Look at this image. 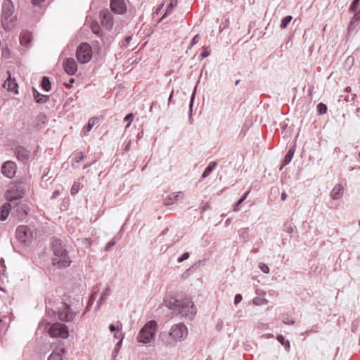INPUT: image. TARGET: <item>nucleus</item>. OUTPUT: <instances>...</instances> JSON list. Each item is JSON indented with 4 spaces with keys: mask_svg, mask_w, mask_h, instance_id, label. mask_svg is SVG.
I'll return each instance as SVG.
<instances>
[{
    "mask_svg": "<svg viewBox=\"0 0 360 360\" xmlns=\"http://www.w3.org/2000/svg\"><path fill=\"white\" fill-rule=\"evenodd\" d=\"M165 306L176 314L188 320H193L196 314V308L190 297L181 299L176 296H170L164 299Z\"/></svg>",
    "mask_w": 360,
    "mask_h": 360,
    "instance_id": "f257e3e1",
    "label": "nucleus"
},
{
    "mask_svg": "<svg viewBox=\"0 0 360 360\" xmlns=\"http://www.w3.org/2000/svg\"><path fill=\"white\" fill-rule=\"evenodd\" d=\"M50 241L53 251L52 264L58 269H66L70 266L72 259L66 243L56 237H51Z\"/></svg>",
    "mask_w": 360,
    "mask_h": 360,
    "instance_id": "f03ea898",
    "label": "nucleus"
},
{
    "mask_svg": "<svg viewBox=\"0 0 360 360\" xmlns=\"http://www.w3.org/2000/svg\"><path fill=\"white\" fill-rule=\"evenodd\" d=\"M157 326L158 324L155 321H148L139 332L136 337L137 341L143 344L150 343L154 339Z\"/></svg>",
    "mask_w": 360,
    "mask_h": 360,
    "instance_id": "7ed1b4c3",
    "label": "nucleus"
},
{
    "mask_svg": "<svg viewBox=\"0 0 360 360\" xmlns=\"http://www.w3.org/2000/svg\"><path fill=\"white\" fill-rule=\"evenodd\" d=\"M26 184L23 181L13 182L5 193V198L9 202L23 198Z\"/></svg>",
    "mask_w": 360,
    "mask_h": 360,
    "instance_id": "20e7f679",
    "label": "nucleus"
},
{
    "mask_svg": "<svg viewBox=\"0 0 360 360\" xmlns=\"http://www.w3.org/2000/svg\"><path fill=\"white\" fill-rule=\"evenodd\" d=\"M14 6L11 0H4L2 3L1 22L2 27L6 32H9L14 27V25L9 18L13 15Z\"/></svg>",
    "mask_w": 360,
    "mask_h": 360,
    "instance_id": "39448f33",
    "label": "nucleus"
},
{
    "mask_svg": "<svg viewBox=\"0 0 360 360\" xmlns=\"http://www.w3.org/2000/svg\"><path fill=\"white\" fill-rule=\"evenodd\" d=\"M46 330L51 338L67 339L69 337V330L68 326L60 322L53 323H48L46 326Z\"/></svg>",
    "mask_w": 360,
    "mask_h": 360,
    "instance_id": "423d86ee",
    "label": "nucleus"
},
{
    "mask_svg": "<svg viewBox=\"0 0 360 360\" xmlns=\"http://www.w3.org/2000/svg\"><path fill=\"white\" fill-rule=\"evenodd\" d=\"M93 56L92 48L87 42H82L77 48L76 58L81 64L90 61Z\"/></svg>",
    "mask_w": 360,
    "mask_h": 360,
    "instance_id": "0eeeda50",
    "label": "nucleus"
},
{
    "mask_svg": "<svg viewBox=\"0 0 360 360\" xmlns=\"http://www.w3.org/2000/svg\"><path fill=\"white\" fill-rule=\"evenodd\" d=\"M58 318L62 322H70L74 320L77 312L73 311L70 304L62 302L58 307Z\"/></svg>",
    "mask_w": 360,
    "mask_h": 360,
    "instance_id": "6e6552de",
    "label": "nucleus"
},
{
    "mask_svg": "<svg viewBox=\"0 0 360 360\" xmlns=\"http://www.w3.org/2000/svg\"><path fill=\"white\" fill-rule=\"evenodd\" d=\"M169 335L175 341H183L188 335V328L184 323L174 324L172 326Z\"/></svg>",
    "mask_w": 360,
    "mask_h": 360,
    "instance_id": "1a4fd4ad",
    "label": "nucleus"
},
{
    "mask_svg": "<svg viewBox=\"0 0 360 360\" xmlns=\"http://www.w3.org/2000/svg\"><path fill=\"white\" fill-rule=\"evenodd\" d=\"M30 207L21 202L14 203L11 205V218H15L18 221H23L28 214Z\"/></svg>",
    "mask_w": 360,
    "mask_h": 360,
    "instance_id": "9d476101",
    "label": "nucleus"
},
{
    "mask_svg": "<svg viewBox=\"0 0 360 360\" xmlns=\"http://www.w3.org/2000/svg\"><path fill=\"white\" fill-rule=\"evenodd\" d=\"M15 238L20 243L27 245L31 242L32 233L27 226L21 225L16 229Z\"/></svg>",
    "mask_w": 360,
    "mask_h": 360,
    "instance_id": "9b49d317",
    "label": "nucleus"
},
{
    "mask_svg": "<svg viewBox=\"0 0 360 360\" xmlns=\"http://www.w3.org/2000/svg\"><path fill=\"white\" fill-rule=\"evenodd\" d=\"M100 18L101 25L108 31H110L113 27V17L111 13L108 10H102L100 12Z\"/></svg>",
    "mask_w": 360,
    "mask_h": 360,
    "instance_id": "f8f14e48",
    "label": "nucleus"
},
{
    "mask_svg": "<svg viewBox=\"0 0 360 360\" xmlns=\"http://www.w3.org/2000/svg\"><path fill=\"white\" fill-rule=\"evenodd\" d=\"M30 151L22 146L18 145L14 149V154L18 161L27 164L30 160Z\"/></svg>",
    "mask_w": 360,
    "mask_h": 360,
    "instance_id": "ddd939ff",
    "label": "nucleus"
},
{
    "mask_svg": "<svg viewBox=\"0 0 360 360\" xmlns=\"http://www.w3.org/2000/svg\"><path fill=\"white\" fill-rule=\"evenodd\" d=\"M17 166L11 160L5 162L1 167V173L7 178L12 179L16 173Z\"/></svg>",
    "mask_w": 360,
    "mask_h": 360,
    "instance_id": "4468645a",
    "label": "nucleus"
},
{
    "mask_svg": "<svg viewBox=\"0 0 360 360\" xmlns=\"http://www.w3.org/2000/svg\"><path fill=\"white\" fill-rule=\"evenodd\" d=\"M110 8L116 14H124L127 11L124 0H110Z\"/></svg>",
    "mask_w": 360,
    "mask_h": 360,
    "instance_id": "2eb2a0df",
    "label": "nucleus"
},
{
    "mask_svg": "<svg viewBox=\"0 0 360 360\" xmlns=\"http://www.w3.org/2000/svg\"><path fill=\"white\" fill-rule=\"evenodd\" d=\"M63 66L68 75H74L77 71V64L72 58H65L63 62Z\"/></svg>",
    "mask_w": 360,
    "mask_h": 360,
    "instance_id": "dca6fc26",
    "label": "nucleus"
},
{
    "mask_svg": "<svg viewBox=\"0 0 360 360\" xmlns=\"http://www.w3.org/2000/svg\"><path fill=\"white\" fill-rule=\"evenodd\" d=\"M65 353L66 349L64 347V343H60L53 349L48 360H63V356Z\"/></svg>",
    "mask_w": 360,
    "mask_h": 360,
    "instance_id": "f3484780",
    "label": "nucleus"
},
{
    "mask_svg": "<svg viewBox=\"0 0 360 360\" xmlns=\"http://www.w3.org/2000/svg\"><path fill=\"white\" fill-rule=\"evenodd\" d=\"M4 88H6L8 91L13 92L15 94H18V84L14 78H11V75H8L7 79L3 84Z\"/></svg>",
    "mask_w": 360,
    "mask_h": 360,
    "instance_id": "a211bd4d",
    "label": "nucleus"
},
{
    "mask_svg": "<svg viewBox=\"0 0 360 360\" xmlns=\"http://www.w3.org/2000/svg\"><path fill=\"white\" fill-rule=\"evenodd\" d=\"M10 213L11 214V204L9 202L4 203L0 207V221H6Z\"/></svg>",
    "mask_w": 360,
    "mask_h": 360,
    "instance_id": "6ab92c4d",
    "label": "nucleus"
},
{
    "mask_svg": "<svg viewBox=\"0 0 360 360\" xmlns=\"http://www.w3.org/2000/svg\"><path fill=\"white\" fill-rule=\"evenodd\" d=\"M344 188L341 184H337L330 192V197L333 200H339L342 197Z\"/></svg>",
    "mask_w": 360,
    "mask_h": 360,
    "instance_id": "aec40b11",
    "label": "nucleus"
},
{
    "mask_svg": "<svg viewBox=\"0 0 360 360\" xmlns=\"http://www.w3.org/2000/svg\"><path fill=\"white\" fill-rule=\"evenodd\" d=\"M32 40V34L28 31H22L20 34V43L23 46H27Z\"/></svg>",
    "mask_w": 360,
    "mask_h": 360,
    "instance_id": "412c9836",
    "label": "nucleus"
},
{
    "mask_svg": "<svg viewBox=\"0 0 360 360\" xmlns=\"http://www.w3.org/2000/svg\"><path fill=\"white\" fill-rule=\"evenodd\" d=\"M295 151V145H294L288 150V151L285 154L283 160H282V165L280 168V170H281L283 167L288 165L291 162V160L294 156Z\"/></svg>",
    "mask_w": 360,
    "mask_h": 360,
    "instance_id": "4be33fe9",
    "label": "nucleus"
},
{
    "mask_svg": "<svg viewBox=\"0 0 360 360\" xmlns=\"http://www.w3.org/2000/svg\"><path fill=\"white\" fill-rule=\"evenodd\" d=\"M182 198L183 195L179 192L177 194L172 193L167 196L164 200V205L166 206L173 205L175 202H176L179 198Z\"/></svg>",
    "mask_w": 360,
    "mask_h": 360,
    "instance_id": "5701e85b",
    "label": "nucleus"
},
{
    "mask_svg": "<svg viewBox=\"0 0 360 360\" xmlns=\"http://www.w3.org/2000/svg\"><path fill=\"white\" fill-rule=\"evenodd\" d=\"M33 97L37 103H45L48 101L49 96L40 94L35 88L32 89Z\"/></svg>",
    "mask_w": 360,
    "mask_h": 360,
    "instance_id": "b1692460",
    "label": "nucleus"
},
{
    "mask_svg": "<svg viewBox=\"0 0 360 360\" xmlns=\"http://www.w3.org/2000/svg\"><path fill=\"white\" fill-rule=\"evenodd\" d=\"M99 121L98 118L97 117H91L87 124H85L83 127L82 131L84 135H86L92 129V127L98 123Z\"/></svg>",
    "mask_w": 360,
    "mask_h": 360,
    "instance_id": "393cba45",
    "label": "nucleus"
},
{
    "mask_svg": "<svg viewBox=\"0 0 360 360\" xmlns=\"http://www.w3.org/2000/svg\"><path fill=\"white\" fill-rule=\"evenodd\" d=\"M359 22L360 21H359V20H357V19H355V18H351V20L349 22L348 27H347V34H349V35L352 34L356 30Z\"/></svg>",
    "mask_w": 360,
    "mask_h": 360,
    "instance_id": "a878e982",
    "label": "nucleus"
},
{
    "mask_svg": "<svg viewBox=\"0 0 360 360\" xmlns=\"http://www.w3.org/2000/svg\"><path fill=\"white\" fill-rule=\"evenodd\" d=\"M217 167V162H210L209 165L206 167L205 170L203 171L201 179H205L207 177L210 173L216 168Z\"/></svg>",
    "mask_w": 360,
    "mask_h": 360,
    "instance_id": "bb28decb",
    "label": "nucleus"
},
{
    "mask_svg": "<svg viewBox=\"0 0 360 360\" xmlns=\"http://www.w3.org/2000/svg\"><path fill=\"white\" fill-rule=\"evenodd\" d=\"M41 86L45 91H49L51 89V84L48 77L44 76L41 81Z\"/></svg>",
    "mask_w": 360,
    "mask_h": 360,
    "instance_id": "cd10ccee",
    "label": "nucleus"
},
{
    "mask_svg": "<svg viewBox=\"0 0 360 360\" xmlns=\"http://www.w3.org/2000/svg\"><path fill=\"white\" fill-rule=\"evenodd\" d=\"M276 339L281 345L284 346V347L287 352H288L290 350V342H289V340H285V337L283 335H278Z\"/></svg>",
    "mask_w": 360,
    "mask_h": 360,
    "instance_id": "c85d7f7f",
    "label": "nucleus"
},
{
    "mask_svg": "<svg viewBox=\"0 0 360 360\" xmlns=\"http://www.w3.org/2000/svg\"><path fill=\"white\" fill-rule=\"evenodd\" d=\"M198 265L196 264L192 265L188 269H186L181 275V279H187L193 272L197 269Z\"/></svg>",
    "mask_w": 360,
    "mask_h": 360,
    "instance_id": "c756f323",
    "label": "nucleus"
},
{
    "mask_svg": "<svg viewBox=\"0 0 360 360\" xmlns=\"http://www.w3.org/2000/svg\"><path fill=\"white\" fill-rule=\"evenodd\" d=\"M117 330L114 332V338H116V339H120V340H123L124 338V334L122 333V323L118 321H117Z\"/></svg>",
    "mask_w": 360,
    "mask_h": 360,
    "instance_id": "7c9ffc66",
    "label": "nucleus"
},
{
    "mask_svg": "<svg viewBox=\"0 0 360 360\" xmlns=\"http://www.w3.org/2000/svg\"><path fill=\"white\" fill-rule=\"evenodd\" d=\"M110 290V288L107 287L105 290L103 291L99 300L97 301V308H99L102 304L103 302L105 301L108 296V292Z\"/></svg>",
    "mask_w": 360,
    "mask_h": 360,
    "instance_id": "2f4dec72",
    "label": "nucleus"
},
{
    "mask_svg": "<svg viewBox=\"0 0 360 360\" xmlns=\"http://www.w3.org/2000/svg\"><path fill=\"white\" fill-rule=\"evenodd\" d=\"M91 31L94 34L98 35V36H101V34H102V30H101V28L100 27V25H98V22H94L91 24Z\"/></svg>",
    "mask_w": 360,
    "mask_h": 360,
    "instance_id": "473e14b6",
    "label": "nucleus"
},
{
    "mask_svg": "<svg viewBox=\"0 0 360 360\" xmlns=\"http://www.w3.org/2000/svg\"><path fill=\"white\" fill-rule=\"evenodd\" d=\"M292 17L291 15H286L282 20L280 25V27L281 29H285L288 27L290 21L292 20Z\"/></svg>",
    "mask_w": 360,
    "mask_h": 360,
    "instance_id": "72a5a7b5",
    "label": "nucleus"
},
{
    "mask_svg": "<svg viewBox=\"0 0 360 360\" xmlns=\"http://www.w3.org/2000/svg\"><path fill=\"white\" fill-rule=\"evenodd\" d=\"M316 110L319 115H324L326 113L328 108L323 103H319L316 106Z\"/></svg>",
    "mask_w": 360,
    "mask_h": 360,
    "instance_id": "f704fd0d",
    "label": "nucleus"
},
{
    "mask_svg": "<svg viewBox=\"0 0 360 360\" xmlns=\"http://www.w3.org/2000/svg\"><path fill=\"white\" fill-rule=\"evenodd\" d=\"M175 4H174L172 2H170L167 6V9L165 12V13L163 14V15L160 18V19L158 20V22H160V21H162L167 15H168L173 10Z\"/></svg>",
    "mask_w": 360,
    "mask_h": 360,
    "instance_id": "c9c22d12",
    "label": "nucleus"
},
{
    "mask_svg": "<svg viewBox=\"0 0 360 360\" xmlns=\"http://www.w3.org/2000/svg\"><path fill=\"white\" fill-rule=\"evenodd\" d=\"M195 91H196V87L195 88L194 91H193L191 98H190V103H189V119L190 120H191V116H192V110H193V102H194L195 96Z\"/></svg>",
    "mask_w": 360,
    "mask_h": 360,
    "instance_id": "e433bc0d",
    "label": "nucleus"
},
{
    "mask_svg": "<svg viewBox=\"0 0 360 360\" xmlns=\"http://www.w3.org/2000/svg\"><path fill=\"white\" fill-rule=\"evenodd\" d=\"M122 340H119V342L115 345L112 352V357L113 359L116 358L118 353H119V351L121 348V346H122Z\"/></svg>",
    "mask_w": 360,
    "mask_h": 360,
    "instance_id": "4c0bfd02",
    "label": "nucleus"
},
{
    "mask_svg": "<svg viewBox=\"0 0 360 360\" xmlns=\"http://www.w3.org/2000/svg\"><path fill=\"white\" fill-rule=\"evenodd\" d=\"M238 232L239 236L241 238L245 240L248 236L249 229L248 228H242L240 230H238Z\"/></svg>",
    "mask_w": 360,
    "mask_h": 360,
    "instance_id": "58836bf2",
    "label": "nucleus"
},
{
    "mask_svg": "<svg viewBox=\"0 0 360 360\" xmlns=\"http://www.w3.org/2000/svg\"><path fill=\"white\" fill-rule=\"evenodd\" d=\"M360 0H353L350 6H349V11L351 13H355L357 10V8L359 6Z\"/></svg>",
    "mask_w": 360,
    "mask_h": 360,
    "instance_id": "ea45409f",
    "label": "nucleus"
},
{
    "mask_svg": "<svg viewBox=\"0 0 360 360\" xmlns=\"http://www.w3.org/2000/svg\"><path fill=\"white\" fill-rule=\"evenodd\" d=\"M210 54V50L208 49V47H203L202 51L201 52L200 55L199 56V60H202L207 57H208Z\"/></svg>",
    "mask_w": 360,
    "mask_h": 360,
    "instance_id": "a19ab883",
    "label": "nucleus"
},
{
    "mask_svg": "<svg viewBox=\"0 0 360 360\" xmlns=\"http://www.w3.org/2000/svg\"><path fill=\"white\" fill-rule=\"evenodd\" d=\"M283 229L289 234H292L294 231V227L290 223L284 224Z\"/></svg>",
    "mask_w": 360,
    "mask_h": 360,
    "instance_id": "79ce46f5",
    "label": "nucleus"
},
{
    "mask_svg": "<svg viewBox=\"0 0 360 360\" xmlns=\"http://www.w3.org/2000/svg\"><path fill=\"white\" fill-rule=\"evenodd\" d=\"M79 190V182H75L73 185L72 186L70 193L71 195H75L78 193Z\"/></svg>",
    "mask_w": 360,
    "mask_h": 360,
    "instance_id": "37998d69",
    "label": "nucleus"
},
{
    "mask_svg": "<svg viewBox=\"0 0 360 360\" xmlns=\"http://www.w3.org/2000/svg\"><path fill=\"white\" fill-rule=\"evenodd\" d=\"M190 257V254L188 252H185L184 253H183L179 257H178L177 259V262L179 263H181L183 262L184 261L186 260L187 259H188Z\"/></svg>",
    "mask_w": 360,
    "mask_h": 360,
    "instance_id": "c03bdc74",
    "label": "nucleus"
},
{
    "mask_svg": "<svg viewBox=\"0 0 360 360\" xmlns=\"http://www.w3.org/2000/svg\"><path fill=\"white\" fill-rule=\"evenodd\" d=\"M259 269L264 274L269 273V266L264 264V263H259Z\"/></svg>",
    "mask_w": 360,
    "mask_h": 360,
    "instance_id": "a18cd8bd",
    "label": "nucleus"
},
{
    "mask_svg": "<svg viewBox=\"0 0 360 360\" xmlns=\"http://www.w3.org/2000/svg\"><path fill=\"white\" fill-rule=\"evenodd\" d=\"M133 119H134L133 113L131 112V113H128L127 115H126V116L124 118V120L125 122H128L127 127H128L130 125L131 122L133 121Z\"/></svg>",
    "mask_w": 360,
    "mask_h": 360,
    "instance_id": "49530a36",
    "label": "nucleus"
},
{
    "mask_svg": "<svg viewBox=\"0 0 360 360\" xmlns=\"http://www.w3.org/2000/svg\"><path fill=\"white\" fill-rule=\"evenodd\" d=\"M115 243H116V241H115V240H113V239H112V240H111L110 241H109V242L106 244V245H105V248H104V250H105V252L109 251V250H110V249H111V248H112L115 245Z\"/></svg>",
    "mask_w": 360,
    "mask_h": 360,
    "instance_id": "de8ad7c7",
    "label": "nucleus"
},
{
    "mask_svg": "<svg viewBox=\"0 0 360 360\" xmlns=\"http://www.w3.org/2000/svg\"><path fill=\"white\" fill-rule=\"evenodd\" d=\"M84 155L82 152H78L75 154V161L77 163L84 160Z\"/></svg>",
    "mask_w": 360,
    "mask_h": 360,
    "instance_id": "09e8293b",
    "label": "nucleus"
},
{
    "mask_svg": "<svg viewBox=\"0 0 360 360\" xmlns=\"http://www.w3.org/2000/svg\"><path fill=\"white\" fill-rule=\"evenodd\" d=\"M199 39H200L199 34L195 35L194 37L192 39L191 44L188 48L191 49L193 45L197 44L198 42Z\"/></svg>",
    "mask_w": 360,
    "mask_h": 360,
    "instance_id": "8fccbe9b",
    "label": "nucleus"
},
{
    "mask_svg": "<svg viewBox=\"0 0 360 360\" xmlns=\"http://www.w3.org/2000/svg\"><path fill=\"white\" fill-rule=\"evenodd\" d=\"M242 203L243 202L238 200L236 202L234 203L233 206V210L234 212H238L240 210V206L241 205Z\"/></svg>",
    "mask_w": 360,
    "mask_h": 360,
    "instance_id": "3c124183",
    "label": "nucleus"
},
{
    "mask_svg": "<svg viewBox=\"0 0 360 360\" xmlns=\"http://www.w3.org/2000/svg\"><path fill=\"white\" fill-rule=\"evenodd\" d=\"M243 299V297L240 294H236L234 297V304L236 305L239 304Z\"/></svg>",
    "mask_w": 360,
    "mask_h": 360,
    "instance_id": "603ef678",
    "label": "nucleus"
},
{
    "mask_svg": "<svg viewBox=\"0 0 360 360\" xmlns=\"http://www.w3.org/2000/svg\"><path fill=\"white\" fill-rule=\"evenodd\" d=\"M44 1H45V0H32L31 2L34 6L41 7V4Z\"/></svg>",
    "mask_w": 360,
    "mask_h": 360,
    "instance_id": "864d4df0",
    "label": "nucleus"
},
{
    "mask_svg": "<svg viewBox=\"0 0 360 360\" xmlns=\"http://www.w3.org/2000/svg\"><path fill=\"white\" fill-rule=\"evenodd\" d=\"M73 101H74V98H73L72 97H70V98H68L65 101V103H64V108H69V105H70L71 104V103H72Z\"/></svg>",
    "mask_w": 360,
    "mask_h": 360,
    "instance_id": "5fc2aeb1",
    "label": "nucleus"
},
{
    "mask_svg": "<svg viewBox=\"0 0 360 360\" xmlns=\"http://www.w3.org/2000/svg\"><path fill=\"white\" fill-rule=\"evenodd\" d=\"M283 323L286 325H293L295 323V321L292 320V319H290L289 318H286L285 319H283Z\"/></svg>",
    "mask_w": 360,
    "mask_h": 360,
    "instance_id": "6e6d98bb",
    "label": "nucleus"
},
{
    "mask_svg": "<svg viewBox=\"0 0 360 360\" xmlns=\"http://www.w3.org/2000/svg\"><path fill=\"white\" fill-rule=\"evenodd\" d=\"M249 193H250L249 191H246L245 193H243V195L240 198L239 200L243 202L248 198Z\"/></svg>",
    "mask_w": 360,
    "mask_h": 360,
    "instance_id": "4d7b16f0",
    "label": "nucleus"
},
{
    "mask_svg": "<svg viewBox=\"0 0 360 360\" xmlns=\"http://www.w3.org/2000/svg\"><path fill=\"white\" fill-rule=\"evenodd\" d=\"M131 39H132V37H131V36H127V37H125V39H124L125 43L123 44V46H127V45L130 43V41H131Z\"/></svg>",
    "mask_w": 360,
    "mask_h": 360,
    "instance_id": "13d9d810",
    "label": "nucleus"
},
{
    "mask_svg": "<svg viewBox=\"0 0 360 360\" xmlns=\"http://www.w3.org/2000/svg\"><path fill=\"white\" fill-rule=\"evenodd\" d=\"M75 82V79L74 78H70L68 83H65L64 85L66 86V87H70L72 86V84Z\"/></svg>",
    "mask_w": 360,
    "mask_h": 360,
    "instance_id": "bf43d9fd",
    "label": "nucleus"
},
{
    "mask_svg": "<svg viewBox=\"0 0 360 360\" xmlns=\"http://www.w3.org/2000/svg\"><path fill=\"white\" fill-rule=\"evenodd\" d=\"M109 330L112 333L115 332L117 330V326H115L114 324H110L109 326Z\"/></svg>",
    "mask_w": 360,
    "mask_h": 360,
    "instance_id": "052dcab7",
    "label": "nucleus"
},
{
    "mask_svg": "<svg viewBox=\"0 0 360 360\" xmlns=\"http://www.w3.org/2000/svg\"><path fill=\"white\" fill-rule=\"evenodd\" d=\"M352 18H355V19H357L359 21H360V10L358 12L356 11Z\"/></svg>",
    "mask_w": 360,
    "mask_h": 360,
    "instance_id": "680f3d73",
    "label": "nucleus"
},
{
    "mask_svg": "<svg viewBox=\"0 0 360 360\" xmlns=\"http://www.w3.org/2000/svg\"><path fill=\"white\" fill-rule=\"evenodd\" d=\"M287 196L288 195H287L286 193L285 192H283L281 193V200L285 201L286 200V198H287Z\"/></svg>",
    "mask_w": 360,
    "mask_h": 360,
    "instance_id": "e2e57ef3",
    "label": "nucleus"
},
{
    "mask_svg": "<svg viewBox=\"0 0 360 360\" xmlns=\"http://www.w3.org/2000/svg\"><path fill=\"white\" fill-rule=\"evenodd\" d=\"M173 94H174V90H172L170 93V95L169 96V98H168V105L172 102V98H173Z\"/></svg>",
    "mask_w": 360,
    "mask_h": 360,
    "instance_id": "0e129e2a",
    "label": "nucleus"
},
{
    "mask_svg": "<svg viewBox=\"0 0 360 360\" xmlns=\"http://www.w3.org/2000/svg\"><path fill=\"white\" fill-rule=\"evenodd\" d=\"M169 231V228H165L162 232L159 235V237H160L161 236H164Z\"/></svg>",
    "mask_w": 360,
    "mask_h": 360,
    "instance_id": "69168bd1",
    "label": "nucleus"
},
{
    "mask_svg": "<svg viewBox=\"0 0 360 360\" xmlns=\"http://www.w3.org/2000/svg\"><path fill=\"white\" fill-rule=\"evenodd\" d=\"M209 208V205L206 203L205 205L202 207V212H205Z\"/></svg>",
    "mask_w": 360,
    "mask_h": 360,
    "instance_id": "338daca9",
    "label": "nucleus"
},
{
    "mask_svg": "<svg viewBox=\"0 0 360 360\" xmlns=\"http://www.w3.org/2000/svg\"><path fill=\"white\" fill-rule=\"evenodd\" d=\"M143 135V131H139L138 134H137V139H140Z\"/></svg>",
    "mask_w": 360,
    "mask_h": 360,
    "instance_id": "774afa93",
    "label": "nucleus"
}]
</instances>
